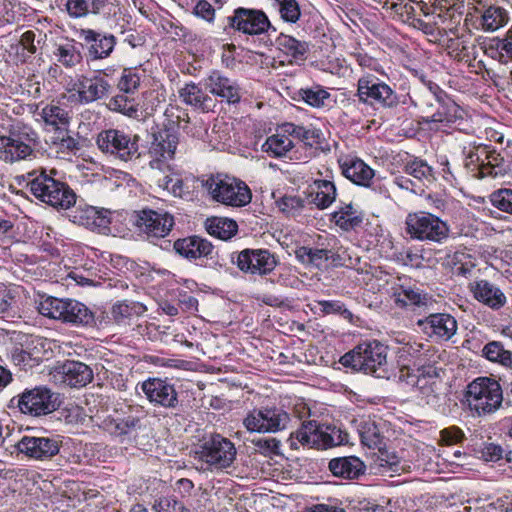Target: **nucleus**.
Returning a JSON list of instances; mask_svg holds the SVG:
<instances>
[{"instance_id":"nucleus-1","label":"nucleus","mask_w":512,"mask_h":512,"mask_svg":"<svg viewBox=\"0 0 512 512\" xmlns=\"http://www.w3.org/2000/svg\"><path fill=\"white\" fill-rule=\"evenodd\" d=\"M503 402L500 383L490 377H478L465 391V403L474 416L484 417L499 410Z\"/></svg>"},{"instance_id":"nucleus-2","label":"nucleus","mask_w":512,"mask_h":512,"mask_svg":"<svg viewBox=\"0 0 512 512\" xmlns=\"http://www.w3.org/2000/svg\"><path fill=\"white\" fill-rule=\"evenodd\" d=\"M202 187L214 201L228 206L242 207L252 199L251 190L245 182L224 174L210 175L202 180Z\"/></svg>"},{"instance_id":"nucleus-3","label":"nucleus","mask_w":512,"mask_h":512,"mask_svg":"<svg viewBox=\"0 0 512 512\" xmlns=\"http://www.w3.org/2000/svg\"><path fill=\"white\" fill-rule=\"evenodd\" d=\"M388 349L379 341L357 345L340 359L342 365L365 374H377L386 370Z\"/></svg>"},{"instance_id":"nucleus-4","label":"nucleus","mask_w":512,"mask_h":512,"mask_svg":"<svg viewBox=\"0 0 512 512\" xmlns=\"http://www.w3.org/2000/svg\"><path fill=\"white\" fill-rule=\"evenodd\" d=\"M59 406L60 400L58 395L44 386L25 389L9 401V408H17L22 414L33 417L51 414Z\"/></svg>"},{"instance_id":"nucleus-5","label":"nucleus","mask_w":512,"mask_h":512,"mask_svg":"<svg viewBox=\"0 0 512 512\" xmlns=\"http://www.w3.org/2000/svg\"><path fill=\"white\" fill-rule=\"evenodd\" d=\"M31 193L46 204L61 209H69L76 202L73 190L64 182L42 172L29 183Z\"/></svg>"},{"instance_id":"nucleus-6","label":"nucleus","mask_w":512,"mask_h":512,"mask_svg":"<svg viewBox=\"0 0 512 512\" xmlns=\"http://www.w3.org/2000/svg\"><path fill=\"white\" fill-rule=\"evenodd\" d=\"M405 231L413 239L440 243L449 235L448 225L439 217L427 212L409 213Z\"/></svg>"},{"instance_id":"nucleus-7","label":"nucleus","mask_w":512,"mask_h":512,"mask_svg":"<svg viewBox=\"0 0 512 512\" xmlns=\"http://www.w3.org/2000/svg\"><path fill=\"white\" fill-rule=\"evenodd\" d=\"M405 351L413 358L414 367H416L417 374L413 373L414 370L408 366L400 369L399 378L412 386H420V377L432 378L437 375L435 367L430 363L431 354L430 346L427 348L423 343H408L405 346Z\"/></svg>"},{"instance_id":"nucleus-8","label":"nucleus","mask_w":512,"mask_h":512,"mask_svg":"<svg viewBox=\"0 0 512 512\" xmlns=\"http://www.w3.org/2000/svg\"><path fill=\"white\" fill-rule=\"evenodd\" d=\"M109 84L101 77H87L83 74L71 76L66 83V91L71 99L81 104L94 102L104 97Z\"/></svg>"},{"instance_id":"nucleus-9","label":"nucleus","mask_w":512,"mask_h":512,"mask_svg":"<svg viewBox=\"0 0 512 512\" xmlns=\"http://www.w3.org/2000/svg\"><path fill=\"white\" fill-rule=\"evenodd\" d=\"M96 142L102 152L114 155L123 161H129L139 155L136 137L132 139L120 130L102 131L99 133Z\"/></svg>"},{"instance_id":"nucleus-10","label":"nucleus","mask_w":512,"mask_h":512,"mask_svg":"<svg viewBox=\"0 0 512 512\" xmlns=\"http://www.w3.org/2000/svg\"><path fill=\"white\" fill-rule=\"evenodd\" d=\"M178 144V135L168 129L153 133L148 149L149 166L158 170L169 167L167 163L174 159Z\"/></svg>"},{"instance_id":"nucleus-11","label":"nucleus","mask_w":512,"mask_h":512,"mask_svg":"<svg viewBox=\"0 0 512 512\" xmlns=\"http://www.w3.org/2000/svg\"><path fill=\"white\" fill-rule=\"evenodd\" d=\"M234 444L221 435H213L205 441L199 451L200 459L216 469L229 467L236 458Z\"/></svg>"},{"instance_id":"nucleus-12","label":"nucleus","mask_w":512,"mask_h":512,"mask_svg":"<svg viewBox=\"0 0 512 512\" xmlns=\"http://www.w3.org/2000/svg\"><path fill=\"white\" fill-rule=\"evenodd\" d=\"M290 418L280 408L254 409L244 419L243 424L251 432H277L285 429Z\"/></svg>"},{"instance_id":"nucleus-13","label":"nucleus","mask_w":512,"mask_h":512,"mask_svg":"<svg viewBox=\"0 0 512 512\" xmlns=\"http://www.w3.org/2000/svg\"><path fill=\"white\" fill-rule=\"evenodd\" d=\"M228 20L232 28L249 35L264 33L270 26L266 14L255 9L237 8Z\"/></svg>"},{"instance_id":"nucleus-14","label":"nucleus","mask_w":512,"mask_h":512,"mask_svg":"<svg viewBox=\"0 0 512 512\" xmlns=\"http://www.w3.org/2000/svg\"><path fill=\"white\" fill-rule=\"evenodd\" d=\"M61 441L55 437L24 436L16 444L19 452L36 459H50L59 453Z\"/></svg>"},{"instance_id":"nucleus-15","label":"nucleus","mask_w":512,"mask_h":512,"mask_svg":"<svg viewBox=\"0 0 512 512\" xmlns=\"http://www.w3.org/2000/svg\"><path fill=\"white\" fill-rule=\"evenodd\" d=\"M139 230L152 238L167 236L174 226V218L169 213H161L154 210H143L138 215L136 222Z\"/></svg>"},{"instance_id":"nucleus-16","label":"nucleus","mask_w":512,"mask_h":512,"mask_svg":"<svg viewBox=\"0 0 512 512\" xmlns=\"http://www.w3.org/2000/svg\"><path fill=\"white\" fill-rule=\"evenodd\" d=\"M237 266L243 272L263 275L275 268L276 259L267 250H244L238 255Z\"/></svg>"},{"instance_id":"nucleus-17","label":"nucleus","mask_w":512,"mask_h":512,"mask_svg":"<svg viewBox=\"0 0 512 512\" xmlns=\"http://www.w3.org/2000/svg\"><path fill=\"white\" fill-rule=\"evenodd\" d=\"M468 289L475 300L493 310L501 309L507 302L504 292L497 285L486 279L469 283Z\"/></svg>"},{"instance_id":"nucleus-18","label":"nucleus","mask_w":512,"mask_h":512,"mask_svg":"<svg viewBox=\"0 0 512 512\" xmlns=\"http://www.w3.org/2000/svg\"><path fill=\"white\" fill-rule=\"evenodd\" d=\"M142 390L148 400L165 408H175L178 404L177 392L173 385L153 378L142 383Z\"/></svg>"},{"instance_id":"nucleus-19","label":"nucleus","mask_w":512,"mask_h":512,"mask_svg":"<svg viewBox=\"0 0 512 512\" xmlns=\"http://www.w3.org/2000/svg\"><path fill=\"white\" fill-rule=\"evenodd\" d=\"M357 93L363 102L371 100L383 106H392L396 103V96L387 84L375 83L368 78L359 79Z\"/></svg>"},{"instance_id":"nucleus-20","label":"nucleus","mask_w":512,"mask_h":512,"mask_svg":"<svg viewBox=\"0 0 512 512\" xmlns=\"http://www.w3.org/2000/svg\"><path fill=\"white\" fill-rule=\"evenodd\" d=\"M205 88L211 94L225 99L229 104L238 103L241 99L239 85L216 71L205 79Z\"/></svg>"},{"instance_id":"nucleus-21","label":"nucleus","mask_w":512,"mask_h":512,"mask_svg":"<svg viewBox=\"0 0 512 512\" xmlns=\"http://www.w3.org/2000/svg\"><path fill=\"white\" fill-rule=\"evenodd\" d=\"M79 37L89 44V55L94 59H105L112 53L116 38L113 35H102L92 29H80Z\"/></svg>"},{"instance_id":"nucleus-22","label":"nucleus","mask_w":512,"mask_h":512,"mask_svg":"<svg viewBox=\"0 0 512 512\" xmlns=\"http://www.w3.org/2000/svg\"><path fill=\"white\" fill-rule=\"evenodd\" d=\"M179 98L183 103L193 106L204 113L214 111L216 101L207 95L202 88L194 82L186 83L178 91Z\"/></svg>"},{"instance_id":"nucleus-23","label":"nucleus","mask_w":512,"mask_h":512,"mask_svg":"<svg viewBox=\"0 0 512 512\" xmlns=\"http://www.w3.org/2000/svg\"><path fill=\"white\" fill-rule=\"evenodd\" d=\"M418 325H424L425 329H430V333L436 337L448 340L457 331V321L450 314L439 313L431 314L424 320H419Z\"/></svg>"},{"instance_id":"nucleus-24","label":"nucleus","mask_w":512,"mask_h":512,"mask_svg":"<svg viewBox=\"0 0 512 512\" xmlns=\"http://www.w3.org/2000/svg\"><path fill=\"white\" fill-rule=\"evenodd\" d=\"M174 249L178 254L189 259L211 257L214 250L209 241L197 236L175 241Z\"/></svg>"},{"instance_id":"nucleus-25","label":"nucleus","mask_w":512,"mask_h":512,"mask_svg":"<svg viewBox=\"0 0 512 512\" xmlns=\"http://www.w3.org/2000/svg\"><path fill=\"white\" fill-rule=\"evenodd\" d=\"M62 382L69 387H84L93 379L89 366L76 361H68L61 367Z\"/></svg>"},{"instance_id":"nucleus-26","label":"nucleus","mask_w":512,"mask_h":512,"mask_svg":"<svg viewBox=\"0 0 512 512\" xmlns=\"http://www.w3.org/2000/svg\"><path fill=\"white\" fill-rule=\"evenodd\" d=\"M393 299L398 307L412 310L426 308L433 303L431 296L413 288L398 289L393 293Z\"/></svg>"},{"instance_id":"nucleus-27","label":"nucleus","mask_w":512,"mask_h":512,"mask_svg":"<svg viewBox=\"0 0 512 512\" xmlns=\"http://www.w3.org/2000/svg\"><path fill=\"white\" fill-rule=\"evenodd\" d=\"M509 12L498 5L484 7L480 11L479 25L484 32H495L509 22Z\"/></svg>"},{"instance_id":"nucleus-28","label":"nucleus","mask_w":512,"mask_h":512,"mask_svg":"<svg viewBox=\"0 0 512 512\" xmlns=\"http://www.w3.org/2000/svg\"><path fill=\"white\" fill-rule=\"evenodd\" d=\"M328 467L334 476L345 479L357 478L365 470L364 463L355 456L334 458Z\"/></svg>"},{"instance_id":"nucleus-29","label":"nucleus","mask_w":512,"mask_h":512,"mask_svg":"<svg viewBox=\"0 0 512 512\" xmlns=\"http://www.w3.org/2000/svg\"><path fill=\"white\" fill-rule=\"evenodd\" d=\"M294 147V141L290 133L284 131V124L276 131L275 134L269 136L262 149L269 156L279 158L287 155Z\"/></svg>"},{"instance_id":"nucleus-30","label":"nucleus","mask_w":512,"mask_h":512,"mask_svg":"<svg viewBox=\"0 0 512 512\" xmlns=\"http://www.w3.org/2000/svg\"><path fill=\"white\" fill-rule=\"evenodd\" d=\"M32 153L30 145L15 137H0V160L15 162L25 159Z\"/></svg>"},{"instance_id":"nucleus-31","label":"nucleus","mask_w":512,"mask_h":512,"mask_svg":"<svg viewBox=\"0 0 512 512\" xmlns=\"http://www.w3.org/2000/svg\"><path fill=\"white\" fill-rule=\"evenodd\" d=\"M343 174L352 182L368 186L374 176V171L360 159L347 160L342 165Z\"/></svg>"},{"instance_id":"nucleus-32","label":"nucleus","mask_w":512,"mask_h":512,"mask_svg":"<svg viewBox=\"0 0 512 512\" xmlns=\"http://www.w3.org/2000/svg\"><path fill=\"white\" fill-rule=\"evenodd\" d=\"M94 320L93 313L83 303L72 299H66L63 322L75 325H88Z\"/></svg>"},{"instance_id":"nucleus-33","label":"nucleus","mask_w":512,"mask_h":512,"mask_svg":"<svg viewBox=\"0 0 512 512\" xmlns=\"http://www.w3.org/2000/svg\"><path fill=\"white\" fill-rule=\"evenodd\" d=\"M310 195L318 208L324 209L330 206L336 198V188L333 182L328 180H315L311 186Z\"/></svg>"},{"instance_id":"nucleus-34","label":"nucleus","mask_w":512,"mask_h":512,"mask_svg":"<svg viewBox=\"0 0 512 512\" xmlns=\"http://www.w3.org/2000/svg\"><path fill=\"white\" fill-rule=\"evenodd\" d=\"M41 117L45 124L55 130L56 133L68 128L70 123L68 111L54 103L48 104L42 109Z\"/></svg>"},{"instance_id":"nucleus-35","label":"nucleus","mask_w":512,"mask_h":512,"mask_svg":"<svg viewBox=\"0 0 512 512\" xmlns=\"http://www.w3.org/2000/svg\"><path fill=\"white\" fill-rule=\"evenodd\" d=\"M332 219L339 228L349 231L361 225L363 222V214L352 204H347L335 211L332 215Z\"/></svg>"},{"instance_id":"nucleus-36","label":"nucleus","mask_w":512,"mask_h":512,"mask_svg":"<svg viewBox=\"0 0 512 512\" xmlns=\"http://www.w3.org/2000/svg\"><path fill=\"white\" fill-rule=\"evenodd\" d=\"M41 40L36 39V34L32 30L24 32L16 46L15 56L21 63L28 62L39 50Z\"/></svg>"},{"instance_id":"nucleus-37","label":"nucleus","mask_w":512,"mask_h":512,"mask_svg":"<svg viewBox=\"0 0 512 512\" xmlns=\"http://www.w3.org/2000/svg\"><path fill=\"white\" fill-rule=\"evenodd\" d=\"M206 228L210 235L221 240H228L237 233L238 225L232 219L214 217L207 220Z\"/></svg>"},{"instance_id":"nucleus-38","label":"nucleus","mask_w":512,"mask_h":512,"mask_svg":"<svg viewBox=\"0 0 512 512\" xmlns=\"http://www.w3.org/2000/svg\"><path fill=\"white\" fill-rule=\"evenodd\" d=\"M482 356L492 363L512 369V351L505 349L500 341L488 342L482 349Z\"/></svg>"},{"instance_id":"nucleus-39","label":"nucleus","mask_w":512,"mask_h":512,"mask_svg":"<svg viewBox=\"0 0 512 512\" xmlns=\"http://www.w3.org/2000/svg\"><path fill=\"white\" fill-rule=\"evenodd\" d=\"M54 55L57 61L66 68L75 67L83 59L80 49L73 41L58 45Z\"/></svg>"},{"instance_id":"nucleus-40","label":"nucleus","mask_w":512,"mask_h":512,"mask_svg":"<svg viewBox=\"0 0 512 512\" xmlns=\"http://www.w3.org/2000/svg\"><path fill=\"white\" fill-rule=\"evenodd\" d=\"M276 43L281 51L294 59L303 58L308 50L306 42H301L290 35L280 34Z\"/></svg>"},{"instance_id":"nucleus-41","label":"nucleus","mask_w":512,"mask_h":512,"mask_svg":"<svg viewBox=\"0 0 512 512\" xmlns=\"http://www.w3.org/2000/svg\"><path fill=\"white\" fill-rule=\"evenodd\" d=\"M452 265L454 274L470 277L473 275L477 263L476 259L471 254L464 251H457L453 254Z\"/></svg>"},{"instance_id":"nucleus-42","label":"nucleus","mask_w":512,"mask_h":512,"mask_svg":"<svg viewBox=\"0 0 512 512\" xmlns=\"http://www.w3.org/2000/svg\"><path fill=\"white\" fill-rule=\"evenodd\" d=\"M359 434L362 443L369 448H378L382 444V435L374 421L366 420L361 422Z\"/></svg>"},{"instance_id":"nucleus-43","label":"nucleus","mask_w":512,"mask_h":512,"mask_svg":"<svg viewBox=\"0 0 512 512\" xmlns=\"http://www.w3.org/2000/svg\"><path fill=\"white\" fill-rule=\"evenodd\" d=\"M64 307H66V299L47 297L40 302L38 309L43 316L62 321Z\"/></svg>"},{"instance_id":"nucleus-44","label":"nucleus","mask_w":512,"mask_h":512,"mask_svg":"<svg viewBox=\"0 0 512 512\" xmlns=\"http://www.w3.org/2000/svg\"><path fill=\"white\" fill-rule=\"evenodd\" d=\"M335 428H330L328 426H320L317 425V430L315 432V443H313V447L316 448H328L332 446H336L340 444V436Z\"/></svg>"},{"instance_id":"nucleus-45","label":"nucleus","mask_w":512,"mask_h":512,"mask_svg":"<svg viewBox=\"0 0 512 512\" xmlns=\"http://www.w3.org/2000/svg\"><path fill=\"white\" fill-rule=\"evenodd\" d=\"M496 51L500 63L507 64L512 62V27L501 38L496 40Z\"/></svg>"},{"instance_id":"nucleus-46","label":"nucleus","mask_w":512,"mask_h":512,"mask_svg":"<svg viewBox=\"0 0 512 512\" xmlns=\"http://www.w3.org/2000/svg\"><path fill=\"white\" fill-rule=\"evenodd\" d=\"M279 6L281 18L286 22L296 23L300 16L301 11L299 4L296 0H274Z\"/></svg>"},{"instance_id":"nucleus-47","label":"nucleus","mask_w":512,"mask_h":512,"mask_svg":"<svg viewBox=\"0 0 512 512\" xmlns=\"http://www.w3.org/2000/svg\"><path fill=\"white\" fill-rule=\"evenodd\" d=\"M490 201L497 209L512 214V190L500 189L493 192Z\"/></svg>"},{"instance_id":"nucleus-48","label":"nucleus","mask_w":512,"mask_h":512,"mask_svg":"<svg viewBox=\"0 0 512 512\" xmlns=\"http://www.w3.org/2000/svg\"><path fill=\"white\" fill-rule=\"evenodd\" d=\"M302 99L312 107H322L325 105V101L329 99L330 94L319 87L313 89H302Z\"/></svg>"},{"instance_id":"nucleus-49","label":"nucleus","mask_w":512,"mask_h":512,"mask_svg":"<svg viewBox=\"0 0 512 512\" xmlns=\"http://www.w3.org/2000/svg\"><path fill=\"white\" fill-rule=\"evenodd\" d=\"M278 208L287 215H296L304 207V200L301 197L285 195L277 202Z\"/></svg>"},{"instance_id":"nucleus-50","label":"nucleus","mask_w":512,"mask_h":512,"mask_svg":"<svg viewBox=\"0 0 512 512\" xmlns=\"http://www.w3.org/2000/svg\"><path fill=\"white\" fill-rule=\"evenodd\" d=\"M284 131L291 134L292 139H298L303 141L305 144L312 146L317 137L315 131L305 129L302 126H296L292 123L284 124Z\"/></svg>"},{"instance_id":"nucleus-51","label":"nucleus","mask_w":512,"mask_h":512,"mask_svg":"<svg viewBox=\"0 0 512 512\" xmlns=\"http://www.w3.org/2000/svg\"><path fill=\"white\" fill-rule=\"evenodd\" d=\"M140 85L139 74L132 69H124L118 87L125 93H134Z\"/></svg>"},{"instance_id":"nucleus-52","label":"nucleus","mask_w":512,"mask_h":512,"mask_svg":"<svg viewBox=\"0 0 512 512\" xmlns=\"http://www.w3.org/2000/svg\"><path fill=\"white\" fill-rule=\"evenodd\" d=\"M315 421L304 422L299 430L295 433V438L303 445L313 447L315 443V432L317 430Z\"/></svg>"},{"instance_id":"nucleus-53","label":"nucleus","mask_w":512,"mask_h":512,"mask_svg":"<svg viewBox=\"0 0 512 512\" xmlns=\"http://www.w3.org/2000/svg\"><path fill=\"white\" fill-rule=\"evenodd\" d=\"M465 438L464 432L457 426H450L440 431V445H455L461 443Z\"/></svg>"},{"instance_id":"nucleus-54","label":"nucleus","mask_w":512,"mask_h":512,"mask_svg":"<svg viewBox=\"0 0 512 512\" xmlns=\"http://www.w3.org/2000/svg\"><path fill=\"white\" fill-rule=\"evenodd\" d=\"M406 172L418 180L429 179L432 169L422 160H414L406 166Z\"/></svg>"},{"instance_id":"nucleus-55","label":"nucleus","mask_w":512,"mask_h":512,"mask_svg":"<svg viewBox=\"0 0 512 512\" xmlns=\"http://www.w3.org/2000/svg\"><path fill=\"white\" fill-rule=\"evenodd\" d=\"M156 512H189V510L179 501L170 497L160 498L155 504Z\"/></svg>"},{"instance_id":"nucleus-56","label":"nucleus","mask_w":512,"mask_h":512,"mask_svg":"<svg viewBox=\"0 0 512 512\" xmlns=\"http://www.w3.org/2000/svg\"><path fill=\"white\" fill-rule=\"evenodd\" d=\"M65 8L71 18H83L89 13L86 0H66Z\"/></svg>"},{"instance_id":"nucleus-57","label":"nucleus","mask_w":512,"mask_h":512,"mask_svg":"<svg viewBox=\"0 0 512 512\" xmlns=\"http://www.w3.org/2000/svg\"><path fill=\"white\" fill-rule=\"evenodd\" d=\"M431 11L427 14H435L439 18L446 19V16L452 17L450 11L455 6V0H429Z\"/></svg>"},{"instance_id":"nucleus-58","label":"nucleus","mask_w":512,"mask_h":512,"mask_svg":"<svg viewBox=\"0 0 512 512\" xmlns=\"http://www.w3.org/2000/svg\"><path fill=\"white\" fill-rule=\"evenodd\" d=\"M109 106L114 109V110H117V111H120L124 114H130L132 112H135L136 109L134 108V105L132 103V101L128 100L125 96L123 95H118L116 97H114L110 103H109Z\"/></svg>"},{"instance_id":"nucleus-59","label":"nucleus","mask_w":512,"mask_h":512,"mask_svg":"<svg viewBox=\"0 0 512 512\" xmlns=\"http://www.w3.org/2000/svg\"><path fill=\"white\" fill-rule=\"evenodd\" d=\"M54 144L59 145L63 149L74 150L77 148V141L69 135L68 128H65L54 137Z\"/></svg>"},{"instance_id":"nucleus-60","label":"nucleus","mask_w":512,"mask_h":512,"mask_svg":"<svg viewBox=\"0 0 512 512\" xmlns=\"http://www.w3.org/2000/svg\"><path fill=\"white\" fill-rule=\"evenodd\" d=\"M381 456L379 457V465L381 467H388L392 472H399L404 467L401 464V460L395 454H387L386 452L380 451Z\"/></svg>"},{"instance_id":"nucleus-61","label":"nucleus","mask_w":512,"mask_h":512,"mask_svg":"<svg viewBox=\"0 0 512 512\" xmlns=\"http://www.w3.org/2000/svg\"><path fill=\"white\" fill-rule=\"evenodd\" d=\"M194 13L202 17L203 19L211 22L214 19L215 16V9L213 6L206 0H200L197 2Z\"/></svg>"},{"instance_id":"nucleus-62","label":"nucleus","mask_w":512,"mask_h":512,"mask_svg":"<svg viewBox=\"0 0 512 512\" xmlns=\"http://www.w3.org/2000/svg\"><path fill=\"white\" fill-rule=\"evenodd\" d=\"M503 453V448L494 443L487 444L482 451L483 458L486 461L492 462L500 460L503 457Z\"/></svg>"},{"instance_id":"nucleus-63","label":"nucleus","mask_w":512,"mask_h":512,"mask_svg":"<svg viewBox=\"0 0 512 512\" xmlns=\"http://www.w3.org/2000/svg\"><path fill=\"white\" fill-rule=\"evenodd\" d=\"M103 427L111 434L122 435L123 428L121 427L120 417L108 416L103 421Z\"/></svg>"},{"instance_id":"nucleus-64","label":"nucleus","mask_w":512,"mask_h":512,"mask_svg":"<svg viewBox=\"0 0 512 512\" xmlns=\"http://www.w3.org/2000/svg\"><path fill=\"white\" fill-rule=\"evenodd\" d=\"M321 311L324 314L343 313L346 312L344 305L339 301H320Z\"/></svg>"}]
</instances>
